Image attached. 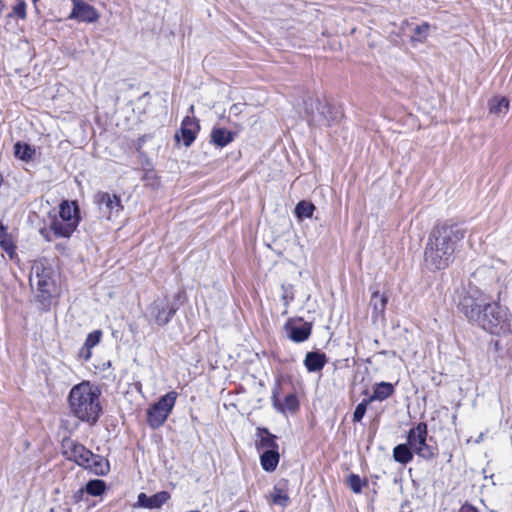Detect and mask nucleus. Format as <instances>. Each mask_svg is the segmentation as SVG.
Returning a JSON list of instances; mask_svg holds the SVG:
<instances>
[{
  "instance_id": "obj_12",
  "label": "nucleus",
  "mask_w": 512,
  "mask_h": 512,
  "mask_svg": "<svg viewBox=\"0 0 512 512\" xmlns=\"http://www.w3.org/2000/svg\"><path fill=\"white\" fill-rule=\"evenodd\" d=\"M284 330L290 340L295 343H300L306 341L311 335L312 324L304 322L300 325H297L296 320L289 319L284 325Z\"/></svg>"
},
{
  "instance_id": "obj_32",
  "label": "nucleus",
  "mask_w": 512,
  "mask_h": 512,
  "mask_svg": "<svg viewBox=\"0 0 512 512\" xmlns=\"http://www.w3.org/2000/svg\"><path fill=\"white\" fill-rule=\"evenodd\" d=\"M369 403L371 402L368 399H364L356 406L353 413V422H360L363 419Z\"/></svg>"
},
{
  "instance_id": "obj_46",
  "label": "nucleus",
  "mask_w": 512,
  "mask_h": 512,
  "mask_svg": "<svg viewBox=\"0 0 512 512\" xmlns=\"http://www.w3.org/2000/svg\"><path fill=\"white\" fill-rule=\"evenodd\" d=\"M56 248H57V249H62V246H60V245H56Z\"/></svg>"
},
{
  "instance_id": "obj_2",
  "label": "nucleus",
  "mask_w": 512,
  "mask_h": 512,
  "mask_svg": "<svg viewBox=\"0 0 512 512\" xmlns=\"http://www.w3.org/2000/svg\"><path fill=\"white\" fill-rule=\"evenodd\" d=\"M458 307L468 321L491 334H499L505 326L504 311L497 303L491 302L490 298L476 286L469 285Z\"/></svg>"
},
{
  "instance_id": "obj_9",
  "label": "nucleus",
  "mask_w": 512,
  "mask_h": 512,
  "mask_svg": "<svg viewBox=\"0 0 512 512\" xmlns=\"http://www.w3.org/2000/svg\"><path fill=\"white\" fill-rule=\"evenodd\" d=\"M427 433V424L420 422L408 432L407 443L416 455L431 460L436 455V448L427 444Z\"/></svg>"
},
{
  "instance_id": "obj_43",
  "label": "nucleus",
  "mask_w": 512,
  "mask_h": 512,
  "mask_svg": "<svg viewBox=\"0 0 512 512\" xmlns=\"http://www.w3.org/2000/svg\"><path fill=\"white\" fill-rule=\"evenodd\" d=\"M80 355L84 358L85 355H87V350L85 349V346L81 349Z\"/></svg>"
},
{
  "instance_id": "obj_11",
  "label": "nucleus",
  "mask_w": 512,
  "mask_h": 512,
  "mask_svg": "<svg viewBox=\"0 0 512 512\" xmlns=\"http://www.w3.org/2000/svg\"><path fill=\"white\" fill-rule=\"evenodd\" d=\"M175 313L176 308L166 300H154L147 309L149 319L159 326L168 324Z\"/></svg>"
},
{
  "instance_id": "obj_23",
  "label": "nucleus",
  "mask_w": 512,
  "mask_h": 512,
  "mask_svg": "<svg viewBox=\"0 0 512 512\" xmlns=\"http://www.w3.org/2000/svg\"><path fill=\"white\" fill-rule=\"evenodd\" d=\"M315 209L316 208L313 203H311L309 201L302 200L297 203L294 212H295L296 217L299 220H302L304 218H311Z\"/></svg>"
},
{
  "instance_id": "obj_42",
  "label": "nucleus",
  "mask_w": 512,
  "mask_h": 512,
  "mask_svg": "<svg viewBox=\"0 0 512 512\" xmlns=\"http://www.w3.org/2000/svg\"><path fill=\"white\" fill-rule=\"evenodd\" d=\"M282 298H283V300H284L285 305H288L289 299H288L287 295H286V294H283ZM291 299H292V297L290 298V300H291Z\"/></svg>"
},
{
  "instance_id": "obj_16",
  "label": "nucleus",
  "mask_w": 512,
  "mask_h": 512,
  "mask_svg": "<svg viewBox=\"0 0 512 512\" xmlns=\"http://www.w3.org/2000/svg\"><path fill=\"white\" fill-rule=\"evenodd\" d=\"M326 363V355L318 351L308 352L304 359V365L309 372L321 371Z\"/></svg>"
},
{
  "instance_id": "obj_21",
  "label": "nucleus",
  "mask_w": 512,
  "mask_h": 512,
  "mask_svg": "<svg viewBox=\"0 0 512 512\" xmlns=\"http://www.w3.org/2000/svg\"><path fill=\"white\" fill-rule=\"evenodd\" d=\"M393 458L400 464H407L413 459V451L407 444H399L393 449Z\"/></svg>"
},
{
  "instance_id": "obj_45",
  "label": "nucleus",
  "mask_w": 512,
  "mask_h": 512,
  "mask_svg": "<svg viewBox=\"0 0 512 512\" xmlns=\"http://www.w3.org/2000/svg\"><path fill=\"white\" fill-rule=\"evenodd\" d=\"M56 248H57V249H62V246H60V245H56Z\"/></svg>"
},
{
  "instance_id": "obj_8",
  "label": "nucleus",
  "mask_w": 512,
  "mask_h": 512,
  "mask_svg": "<svg viewBox=\"0 0 512 512\" xmlns=\"http://www.w3.org/2000/svg\"><path fill=\"white\" fill-rule=\"evenodd\" d=\"M177 397L178 393L176 391H170L161 396L147 410V423L151 428L157 429L165 423L175 406Z\"/></svg>"
},
{
  "instance_id": "obj_30",
  "label": "nucleus",
  "mask_w": 512,
  "mask_h": 512,
  "mask_svg": "<svg viewBox=\"0 0 512 512\" xmlns=\"http://www.w3.org/2000/svg\"><path fill=\"white\" fill-rule=\"evenodd\" d=\"M429 28V24L427 23L416 26L414 34L411 37L412 41L423 42L428 35Z\"/></svg>"
},
{
  "instance_id": "obj_17",
  "label": "nucleus",
  "mask_w": 512,
  "mask_h": 512,
  "mask_svg": "<svg viewBox=\"0 0 512 512\" xmlns=\"http://www.w3.org/2000/svg\"><path fill=\"white\" fill-rule=\"evenodd\" d=\"M211 143L223 148L231 143L235 138V133L226 128H213L211 131Z\"/></svg>"
},
{
  "instance_id": "obj_18",
  "label": "nucleus",
  "mask_w": 512,
  "mask_h": 512,
  "mask_svg": "<svg viewBox=\"0 0 512 512\" xmlns=\"http://www.w3.org/2000/svg\"><path fill=\"white\" fill-rule=\"evenodd\" d=\"M272 401L274 407L282 413L286 411L294 412L299 407V402L295 394L287 395L284 399V402L281 403L278 399L277 391H273Z\"/></svg>"
},
{
  "instance_id": "obj_36",
  "label": "nucleus",
  "mask_w": 512,
  "mask_h": 512,
  "mask_svg": "<svg viewBox=\"0 0 512 512\" xmlns=\"http://www.w3.org/2000/svg\"><path fill=\"white\" fill-rule=\"evenodd\" d=\"M137 503L141 507L148 508V504L150 503V496H147L145 493H140L138 495Z\"/></svg>"
},
{
  "instance_id": "obj_4",
  "label": "nucleus",
  "mask_w": 512,
  "mask_h": 512,
  "mask_svg": "<svg viewBox=\"0 0 512 512\" xmlns=\"http://www.w3.org/2000/svg\"><path fill=\"white\" fill-rule=\"evenodd\" d=\"M61 447L62 454L67 460L73 461L85 470L98 476H105L109 473L110 465L108 460L94 454L78 441L64 438Z\"/></svg>"
},
{
  "instance_id": "obj_10",
  "label": "nucleus",
  "mask_w": 512,
  "mask_h": 512,
  "mask_svg": "<svg viewBox=\"0 0 512 512\" xmlns=\"http://www.w3.org/2000/svg\"><path fill=\"white\" fill-rule=\"evenodd\" d=\"M94 203L97 205L100 215L107 220L117 217L123 210L120 196L109 192L98 191L94 195Z\"/></svg>"
},
{
  "instance_id": "obj_5",
  "label": "nucleus",
  "mask_w": 512,
  "mask_h": 512,
  "mask_svg": "<svg viewBox=\"0 0 512 512\" xmlns=\"http://www.w3.org/2000/svg\"><path fill=\"white\" fill-rule=\"evenodd\" d=\"M80 222L79 207L76 202L63 201L59 214L50 223V231L56 237L69 238L77 229Z\"/></svg>"
},
{
  "instance_id": "obj_41",
  "label": "nucleus",
  "mask_w": 512,
  "mask_h": 512,
  "mask_svg": "<svg viewBox=\"0 0 512 512\" xmlns=\"http://www.w3.org/2000/svg\"><path fill=\"white\" fill-rule=\"evenodd\" d=\"M6 227L0 222V238H2L3 234L6 232Z\"/></svg>"
},
{
  "instance_id": "obj_1",
  "label": "nucleus",
  "mask_w": 512,
  "mask_h": 512,
  "mask_svg": "<svg viewBox=\"0 0 512 512\" xmlns=\"http://www.w3.org/2000/svg\"><path fill=\"white\" fill-rule=\"evenodd\" d=\"M466 230L456 223H440L429 233L424 248V264L430 271L444 270L453 263Z\"/></svg>"
},
{
  "instance_id": "obj_25",
  "label": "nucleus",
  "mask_w": 512,
  "mask_h": 512,
  "mask_svg": "<svg viewBox=\"0 0 512 512\" xmlns=\"http://www.w3.org/2000/svg\"><path fill=\"white\" fill-rule=\"evenodd\" d=\"M388 298L381 295L378 291L373 292L371 297V305L373 312L377 315H382L385 311Z\"/></svg>"
},
{
  "instance_id": "obj_37",
  "label": "nucleus",
  "mask_w": 512,
  "mask_h": 512,
  "mask_svg": "<svg viewBox=\"0 0 512 512\" xmlns=\"http://www.w3.org/2000/svg\"><path fill=\"white\" fill-rule=\"evenodd\" d=\"M85 493H86L85 488H81V489L77 490L72 496L74 503H79L80 501H82Z\"/></svg>"
},
{
  "instance_id": "obj_22",
  "label": "nucleus",
  "mask_w": 512,
  "mask_h": 512,
  "mask_svg": "<svg viewBox=\"0 0 512 512\" xmlns=\"http://www.w3.org/2000/svg\"><path fill=\"white\" fill-rule=\"evenodd\" d=\"M489 111L492 114L499 115L507 113L509 101L505 97H494L488 103Z\"/></svg>"
},
{
  "instance_id": "obj_20",
  "label": "nucleus",
  "mask_w": 512,
  "mask_h": 512,
  "mask_svg": "<svg viewBox=\"0 0 512 512\" xmlns=\"http://www.w3.org/2000/svg\"><path fill=\"white\" fill-rule=\"evenodd\" d=\"M262 468L267 472H273L279 463L278 450L264 451L260 457Z\"/></svg>"
},
{
  "instance_id": "obj_35",
  "label": "nucleus",
  "mask_w": 512,
  "mask_h": 512,
  "mask_svg": "<svg viewBox=\"0 0 512 512\" xmlns=\"http://www.w3.org/2000/svg\"><path fill=\"white\" fill-rule=\"evenodd\" d=\"M493 274H494V271L492 270V268H490V267H481V268L477 269L474 272L473 277L476 279V278L481 277V276L493 275Z\"/></svg>"
},
{
  "instance_id": "obj_27",
  "label": "nucleus",
  "mask_w": 512,
  "mask_h": 512,
  "mask_svg": "<svg viewBox=\"0 0 512 512\" xmlns=\"http://www.w3.org/2000/svg\"><path fill=\"white\" fill-rule=\"evenodd\" d=\"M102 332L100 330H95L88 334L85 340V349L87 350V355L84 356L85 360H88L91 357V349L95 347L101 340Z\"/></svg>"
},
{
  "instance_id": "obj_6",
  "label": "nucleus",
  "mask_w": 512,
  "mask_h": 512,
  "mask_svg": "<svg viewBox=\"0 0 512 512\" xmlns=\"http://www.w3.org/2000/svg\"><path fill=\"white\" fill-rule=\"evenodd\" d=\"M305 117L310 124L319 126H331L341 120L343 114L328 102H320L318 99L308 98L303 103Z\"/></svg>"
},
{
  "instance_id": "obj_40",
  "label": "nucleus",
  "mask_w": 512,
  "mask_h": 512,
  "mask_svg": "<svg viewBox=\"0 0 512 512\" xmlns=\"http://www.w3.org/2000/svg\"><path fill=\"white\" fill-rule=\"evenodd\" d=\"M232 112H234L235 114H237L238 112H240L239 110V105L238 104H234L232 105L231 109H230Z\"/></svg>"
},
{
  "instance_id": "obj_38",
  "label": "nucleus",
  "mask_w": 512,
  "mask_h": 512,
  "mask_svg": "<svg viewBox=\"0 0 512 512\" xmlns=\"http://www.w3.org/2000/svg\"><path fill=\"white\" fill-rule=\"evenodd\" d=\"M459 512H479L474 506L472 505H469V504H464Z\"/></svg>"
},
{
  "instance_id": "obj_44",
  "label": "nucleus",
  "mask_w": 512,
  "mask_h": 512,
  "mask_svg": "<svg viewBox=\"0 0 512 512\" xmlns=\"http://www.w3.org/2000/svg\"><path fill=\"white\" fill-rule=\"evenodd\" d=\"M175 139H176V141H179V140H180L179 133H176V134H175Z\"/></svg>"
},
{
  "instance_id": "obj_26",
  "label": "nucleus",
  "mask_w": 512,
  "mask_h": 512,
  "mask_svg": "<svg viewBox=\"0 0 512 512\" xmlns=\"http://www.w3.org/2000/svg\"><path fill=\"white\" fill-rule=\"evenodd\" d=\"M84 488L87 494L92 496H100L105 492L106 484L103 480L94 479L88 481Z\"/></svg>"
},
{
  "instance_id": "obj_7",
  "label": "nucleus",
  "mask_w": 512,
  "mask_h": 512,
  "mask_svg": "<svg viewBox=\"0 0 512 512\" xmlns=\"http://www.w3.org/2000/svg\"><path fill=\"white\" fill-rule=\"evenodd\" d=\"M31 286L37 287V298L48 306L54 281L52 279V268L44 265L42 261L35 262L30 275Z\"/></svg>"
},
{
  "instance_id": "obj_19",
  "label": "nucleus",
  "mask_w": 512,
  "mask_h": 512,
  "mask_svg": "<svg viewBox=\"0 0 512 512\" xmlns=\"http://www.w3.org/2000/svg\"><path fill=\"white\" fill-rule=\"evenodd\" d=\"M395 389L394 386L389 382L377 383L374 387L373 394L368 399L370 402L384 401L393 395Z\"/></svg>"
},
{
  "instance_id": "obj_39",
  "label": "nucleus",
  "mask_w": 512,
  "mask_h": 512,
  "mask_svg": "<svg viewBox=\"0 0 512 512\" xmlns=\"http://www.w3.org/2000/svg\"><path fill=\"white\" fill-rule=\"evenodd\" d=\"M40 234L46 241L50 242L52 240L50 237V231L48 229L42 228L40 230Z\"/></svg>"
},
{
  "instance_id": "obj_14",
  "label": "nucleus",
  "mask_w": 512,
  "mask_h": 512,
  "mask_svg": "<svg viewBox=\"0 0 512 512\" xmlns=\"http://www.w3.org/2000/svg\"><path fill=\"white\" fill-rule=\"evenodd\" d=\"M199 130L200 125L195 117L186 116L183 119L181 123L180 134L185 147H189L194 142Z\"/></svg>"
},
{
  "instance_id": "obj_3",
  "label": "nucleus",
  "mask_w": 512,
  "mask_h": 512,
  "mask_svg": "<svg viewBox=\"0 0 512 512\" xmlns=\"http://www.w3.org/2000/svg\"><path fill=\"white\" fill-rule=\"evenodd\" d=\"M101 391L88 381L75 385L69 393L71 413L83 422L95 424L101 414Z\"/></svg>"
},
{
  "instance_id": "obj_48",
  "label": "nucleus",
  "mask_w": 512,
  "mask_h": 512,
  "mask_svg": "<svg viewBox=\"0 0 512 512\" xmlns=\"http://www.w3.org/2000/svg\"><path fill=\"white\" fill-rule=\"evenodd\" d=\"M2 182V179H0V183Z\"/></svg>"
},
{
  "instance_id": "obj_31",
  "label": "nucleus",
  "mask_w": 512,
  "mask_h": 512,
  "mask_svg": "<svg viewBox=\"0 0 512 512\" xmlns=\"http://www.w3.org/2000/svg\"><path fill=\"white\" fill-rule=\"evenodd\" d=\"M347 483L350 489L357 494L362 491L363 485L366 484L357 474H350L347 478Z\"/></svg>"
},
{
  "instance_id": "obj_28",
  "label": "nucleus",
  "mask_w": 512,
  "mask_h": 512,
  "mask_svg": "<svg viewBox=\"0 0 512 512\" xmlns=\"http://www.w3.org/2000/svg\"><path fill=\"white\" fill-rule=\"evenodd\" d=\"M272 502L274 504L285 507L289 502L288 494L280 487V483L274 487L271 494Z\"/></svg>"
},
{
  "instance_id": "obj_34",
  "label": "nucleus",
  "mask_w": 512,
  "mask_h": 512,
  "mask_svg": "<svg viewBox=\"0 0 512 512\" xmlns=\"http://www.w3.org/2000/svg\"><path fill=\"white\" fill-rule=\"evenodd\" d=\"M13 12L21 19L26 18V3L24 1H19L13 8Z\"/></svg>"
},
{
  "instance_id": "obj_13",
  "label": "nucleus",
  "mask_w": 512,
  "mask_h": 512,
  "mask_svg": "<svg viewBox=\"0 0 512 512\" xmlns=\"http://www.w3.org/2000/svg\"><path fill=\"white\" fill-rule=\"evenodd\" d=\"M69 18L93 23L99 19V14L93 6L79 0H73V9Z\"/></svg>"
},
{
  "instance_id": "obj_15",
  "label": "nucleus",
  "mask_w": 512,
  "mask_h": 512,
  "mask_svg": "<svg viewBox=\"0 0 512 512\" xmlns=\"http://www.w3.org/2000/svg\"><path fill=\"white\" fill-rule=\"evenodd\" d=\"M256 448L257 450H278V444L276 443V436L271 434L266 428L257 429Z\"/></svg>"
},
{
  "instance_id": "obj_24",
  "label": "nucleus",
  "mask_w": 512,
  "mask_h": 512,
  "mask_svg": "<svg viewBox=\"0 0 512 512\" xmlns=\"http://www.w3.org/2000/svg\"><path fill=\"white\" fill-rule=\"evenodd\" d=\"M14 154L20 160L29 161L33 158L35 150L28 144L17 142L14 145Z\"/></svg>"
},
{
  "instance_id": "obj_33",
  "label": "nucleus",
  "mask_w": 512,
  "mask_h": 512,
  "mask_svg": "<svg viewBox=\"0 0 512 512\" xmlns=\"http://www.w3.org/2000/svg\"><path fill=\"white\" fill-rule=\"evenodd\" d=\"M0 246L1 248L8 253L10 256L15 252V245L12 240L8 236L7 232L3 234L2 238H0Z\"/></svg>"
},
{
  "instance_id": "obj_47",
  "label": "nucleus",
  "mask_w": 512,
  "mask_h": 512,
  "mask_svg": "<svg viewBox=\"0 0 512 512\" xmlns=\"http://www.w3.org/2000/svg\"><path fill=\"white\" fill-rule=\"evenodd\" d=\"M66 512H71L69 509Z\"/></svg>"
},
{
  "instance_id": "obj_29",
  "label": "nucleus",
  "mask_w": 512,
  "mask_h": 512,
  "mask_svg": "<svg viewBox=\"0 0 512 512\" xmlns=\"http://www.w3.org/2000/svg\"><path fill=\"white\" fill-rule=\"evenodd\" d=\"M169 498L170 494L166 491H161L150 496V503L148 504V509L160 508L169 500Z\"/></svg>"
}]
</instances>
